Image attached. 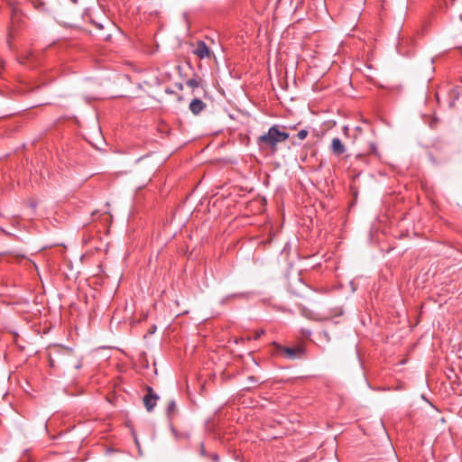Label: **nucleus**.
Masks as SVG:
<instances>
[{"label":"nucleus","mask_w":462,"mask_h":462,"mask_svg":"<svg viewBox=\"0 0 462 462\" xmlns=\"http://www.w3.org/2000/svg\"><path fill=\"white\" fill-rule=\"evenodd\" d=\"M281 128L284 129L285 126L274 125L268 129L267 133L259 136L257 144L260 149H269L273 153H275L278 143L286 141L290 137L289 133L281 131Z\"/></svg>","instance_id":"nucleus-1"},{"label":"nucleus","mask_w":462,"mask_h":462,"mask_svg":"<svg viewBox=\"0 0 462 462\" xmlns=\"http://www.w3.org/2000/svg\"><path fill=\"white\" fill-rule=\"evenodd\" d=\"M56 352H51L49 355L50 366L55 368L57 366L69 367L73 366L75 369H79L82 366V361L78 358L74 351L70 348L60 347L56 348Z\"/></svg>","instance_id":"nucleus-2"},{"label":"nucleus","mask_w":462,"mask_h":462,"mask_svg":"<svg viewBox=\"0 0 462 462\" xmlns=\"http://www.w3.org/2000/svg\"><path fill=\"white\" fill-rule=\"evenodd\" d=\"M277 349L280 353L283 354L286 358L291 360L300 357L304 352L303 348L300 346L288 347L278 346Z\"/></svg>","instance_id":"nucleus-3"},{"label":"nucleus","mask_w":462,"mask_h":462,"mask_svg":"<svg viewBox=\"0 0 462 462\" xmlns=\"http://www.w3.org/2000/svg\"><path fill=\"white\" fill-rule=\"evenodd\" d=\"M147 393L143 396V404L148 411H152L156 405L159 396L153 393L152 387L147 386Z\"/></svg>","instance_id":"nucleus-4"},{"label":"nucleus","mask_w":462,"mask_h":462,"mask_svg":"<svg viewBox=\"0 0 462 462\" xmlns=\"http://www.w3.org/2000/svg\"><path fill=\"white\" fill-rule=\"evenodd\" d=\"M193 54H195L200 60H203L210 58L212 51L203 41H199L195 49L193 50Z\"/></svg>","instance_id":"nucleus-5"},{"label":"nucleus","mask_w":462,"mask_h":462,"mask_svg":"<svg viewBox=\"0 0 462 462\" xmlns=\"http://www.w3.org/2000/svg\"><path fill=\"white\" fill-rule=\"evenodd\" d=\"M205 107L206 104L199 98L192 99L189 106L190 112L195 116H198L200 112H202Z\"/></svg>","instance_id":"nucleus-6"},{"label":"nucleus","mask_w":462,"mask_h":462,"mask_svg":"<svg viewBox=\"0 0 462 462\" xmlns=\"http://www.w3.org/2000/svg\"><path fill=\"white\" fill-rule=\"evenodd\" d=\"M331 150L335 155L340 156L346 152V147L343 144L342 141L339 138L336 137L332 139Z\"/></svg>","instance_id":"nucleus-7"},{"label":"nucleus","mask_w":462,"mask_h":462,"mask_svg":"<svg viewBox=\"0 0 462 462\" xmlns=\"http://www.w3.org/2000/svg\"><path fill=\"white\" fill-rule=\"evenodd\" d=\"M22 16L21 12L17 8L14 7L11 14V23L13 27L17 26L22 22Z\"/></svg>","instance_id":"nucleus-8"},{"label":"nucleus","mask_w":462,"mask_h":462,"mask_svg":"<svg viewBox=\"0 0 462 462\" xmlns=\"http://www.w3.org/2000/svg\"><path fill=\"white\" fill-rule=\"evenodd\" d=\"M176 409H177V406H176L175 401H173V400L171 401L167 406V414L170 418L175 414Z\"/></svg>","instance_id":"nucleus-9"},{"label":"nucleus","mask_w":462,"mask_h":462,"mask_svg":"<svg viewBox=\"0 0 462 462\" xmlns=\"http://www.w3.org/2000/svg\"><path fill=\"white\" fill-rule=\"evenodd\" d=\"M186 85L194 89L200 86V81L195 78H192L186 81Z\"/></svg>","instance_id":"nucleus-10"},{"label":"nucleus","mask_w":462,"mask_h":462,"mask_svg":"<svg viewBox=\"0 0 462 462\" xmlns=\"http://www.w3.org/2000/svg\"><path fill=\"white\" fill-rule=\"evenodd\" d=\"M309 132L306 129L300 130L295 137H297L299 140L302 141L308 136Z\"/></svg>","instance_id":"nucleus-11"},{"label":"nucleus","mask_w":462,"mask_h":462,"mask_svg":"<svg viewBox=\"0 0 462 462\" xmlns=\"http://www.w3.org/2000/svg\"><path fill=\"white\" fill-rule=\"evenodd\" d=\"M263 334H264V330L263 329L257 330V331H255L254 333V335L250 337V339L257 340Z\"/></svg>","instance_id":"nucleus-12"},{"label":"nucleus","mask_w":462,"mask_h":462,"mask_svg":"<svg viewBox=\"0 0 462 462\" xmlns=\"http://www.w3.org/2000/svg\"><path fill=\"white\" fill-rule=\"evenodd\" d=\"M199 452H200V455H201L202 457H208V453H207V451H206V448H205V447H204V444H203V443H201V444H200V451H199Z\"/></svg>","instance_id":"nucleus-13"},{"label":"nucleus","mask_w":462,"mask_h":462,"mask_svg":"<svg viewBox=\"0 0 462 462\" xmlns=\"http://www.w3.org/2000/svg\"><path fill=\"white\" fill-rule=\"evenodd\" d=\"M208 457H210V459L213 461V462H218L219 460V457L217 454L214 453V454H211V455H208Z\"/></svg>","instance_id":"nucleus-14"},{"label":"nucleus","mask_w":462,"mask_h":462,"mask_svg":"<svg viewBox=\"0 0 462 462\" xmlns=\"http://www.w3.org/2000/svg\"><path fill=\"white\" fill-rule=\"evenodd\" d=\"M370 152L374 154H377V147L374 143L370 144Z\"/></svg>","instance_id":"nucleus-15"},{"label":"nucleus","mask_w":462,"mask_h":462,"mask_svg":"<svg viewBox=\"0 0 462 462\" xmlns=\"http://www.w3.org/2000/svg\"><path fill=\"white\" fill-rule=\"evenodd\" d=\"M244 293H235L233 295L228 296V298H236V297H243Z\"/></svg>","instance_id":"nucleus-16"},{"label":"nucleus","mask_w":462,"mask_h":462,"mask_svg":"<svg viewBox=\"0 0 462 462\" xmlns=\"http://www.w3.org/2000/svg\"><path fill=\"white\" fill-rule=\"evenodd\" d=\"M155 329H156V327H155V326H153L152 328H151V331H150V333H153Z\"/></svg>","instance_id":"nucleus-17"},{"label":"nucleus","mask_w":462,"mask_h":462,"mask_svg":"<svg viewBox=\"0 0 462 462\" xmlns=\"http://www.w3.org/2000/svg\"><path fill=\"white\" fill-rule=\"evenodd\" d=\"M97 27L99 28V29H102L103 28V25L102 24H99V23H96Z\"/></svg>","instance_id":"nucleus-18"},{"label":"nucleus","mask_w":462,"mask_h":462,"mask_svg":"<svg viewBox=\"0 0 462 462\" xmlns=\"http://www.w3.org/2000/svg\"><path fill=\"white\" fill-rule=\"evenodd\" d=\"M249 380H251V381H254V377H253V376H250V377H249Z\"/></svg>","instance_id":"nucleus-19"},{"label":"nucleus","mask_w":462,"mask_h":462,"mask_svg":"<svg viewBox=\"0 0 462 462\" xmlns=\"http://www.w3.org/2000/svg\"><path fill=\"white\" fill-rule=\"evenodd\" d=\"M460 19L462 20V14H460Z\"/></svg>","instance_id":"nucleus-20"}]
</instances>
